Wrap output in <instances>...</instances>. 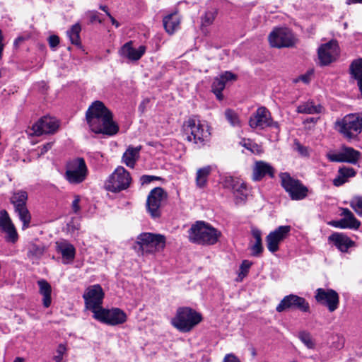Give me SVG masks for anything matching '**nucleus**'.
Returning a JSON list of instances; mask_svg holds the SVG:
<instances>
[{
    "instance_id": "nucleus-58",
    "label": "nucleus",
    "mask_w": 362,
    "mask_h": 362,
    "mask_svg": "<svg viewBox=\"0 0 362 362\" xmlns=\"http://www.w3.org/2000/svg\"><path fill=\"white\" fill-rule=\"evenodd\" d=\"M53 142H48L44 144L42 146L39 147L40 149V155H43L47 153L52 147Z\"/></svg>"
},
{
    "instance_id": "nucleus-55",
    "label": "nucleus",
    "mask_w": 362,
    "mask_h": 362,
    "mask_svg": "<svg viewBox=\"0 0 362 362\" xmlns=\"http://www.w3.org/2000/svg\"><path fill=\"white\" fill-rule=\"evenodd\" d=\"M346 182V180L340 173L333 180V184L337 187L341 186Z\"/></svg>"
},
{
    "instance_id": "nucleus-34",
    "label": "nucleus",
    "mask_w": 362,
    "mask_h": 362,
    "mask_svg": "<svg viewBox=\"0 0 362 362\" xmlns=\"http://www.w3.org/2000/svg\"><path fill=\"white\" fill-rule=\"evenodd\" d=\"M233 194L235 197L236 204H240L244 202L247 197V190L246 184L240 181L233 190Z\"/></svg>"
},
{
    "instance_id": "nucleus-51",
    "label": "nucleus",
    "mask_w": 362,
    "mask_h": 362,
    "mask_svg": "<svg viewBox=\"0 0 362 362\" xmlns=\"http://www.w3.org/2000/svg\"><path fill=\"white\" fill-rule=\"evenodd\" d=\"M327 158L332 162H342V152L338 153H329L327 155Z\"/></svg>"
},
{
    "instance_id": "nucleus-20",
    "label": "nucleus",
    "mask_w": 362,
    "mask_h": 362,
    "mask_svg": "<svg viewBox=\"0 0 362 362\" xmlns=\"http://www.w3.org/2000/svg\"><path fill=\"white\" fill-rule=\"evenodd\" d=\"M0 231L5 233L4 239L6 242L11 243L17 242L18 239V233L5 209L0 211Z\"/></svg>"
},
{
    "instance_id": "nucleus-21",
    "label": "nucleus",
    "mask_w": 362,
    "mask_h": 362,
    "mask_svg": "<svg viewBox=\"0 0 362 362\" xmlns=\"http://www.w3.org/2000/svg\"><path fill=\"white\" fill-rule=\"evenodd\" d=\"M267 175L269 177H274V168L269 163L264 161H256L252 170V180L259 181Z\"/></svg>"
},
{
    "instance_id": "nucleus-24",
    "label": "nucleus",
    "mask_w": 362,
    "mask_h": 362,
    "mask_svg": "<svg viewBox=\"0 0 362 362\" xmlns=\"http://www.w3.org/2000/svg\"><path fill=\"white\" fill-rule=\"evenodd\" d=\"M56 250L63 258L64 263L72 262L75 257L76 250L73 245L64 240L56 243Z\"/></svg>"
},
{
    "instance_id": "nucleus-6",
    "label": "nucleus",
    "mask_w": 362,
    "mask_h": 362,
    "mask_svg": "<svg viewBox=\"0 0 362 362\" xmlns=\"http://www.w3.org/2000/svg\"><path fill=\"white\" fill-rule=\"evenodd\" d=\"M335 125L345 137L354 139L362 131V115H347L341 120L337 121Z\"/></svg>"
},
{
    "instance_id": "nucleus-60",
    "label": "nucleus",
    "mask_w": 362,
    "mask_h": 362,
    "mask_svg": "<svg viewBox=\"0 0 362 362\" xmlns=\"http://www.w3.org/2000/svg\"><path fill=\"white\" fill-rule=\"evenodd\" d=\"M107 16L110 18L113 25H115L117 28L119 26V23L111 16L110 13H107Z\"/></svg>"
},
{
    "instance_id": "nucleus-63",
    "label": "nucleus",
    "mask_w": 362,
    "mask_h": 362,
    "mask_svg": "<svg viewBox=\"0 0 362 362\" xmlns=\"http://www.w3.org/2000/svg\"><path fill=\"white\" fill-rule=\"evenodd\" d=\"M213 93L216 95L218 100H223V95L222 94V91H220V93H216V91H214Z\"/></svg>"
},
{
    "instance_id": "nucleus-16",
    "label": "nucleus",
    "mask_w": 362,
    "mask_h": 362,
    "mask_svg": "<svg viewBox=\"0 0 362 362\" xmlns=\"http://www.w3.org/2000/svg\"><path fill=\"white\" fill-rule=\"evenodd\" d=\"M288 309H297L301 312L309 313L310 305L304 298L291 294L285 296L276 308L279 313Z\"/></svg>"
},
{
    "instance_id": "nucleus-31",
    "label": "nucleus",
    "mask_w": 362,
    "mask_h": 362,
    "mask_svg": "<svg viewBox=\"0 0 362 362\" xmlns=\"http://www.w3.org/2000/svg\"><path fill=\"white\" fill-rule=\"evenodd\" d=\"M342 162L356 164L361 156V153L351 147H343Z\"/></svg>"
},
{
    "instance_id": "nucleus-26",
    "label": "nucleus",
    "mask_w": 362,
    "mask_h": 362,
    "mask_svg": "<svg viewBox=\"0 0 362 362\" xmlns=\"http://www.w3.org/2000/svg\"><path fill=\"white\" fill-rule=\"evenodd\" d=\"M141 146L133 147L129 146L124 153L122 160V162L128 167L134 168L136 160L139 158V152Z\"/></svg>"
},
{
    "instance_id": "nucleus-56",
    "label": "nucleus",
    "mask_w": 362,
    "mask_h": 362,
    "mask_svg": "<svg viewBox=\"0 0 362 362\" xmlns=\"http://www.w3.org/2000/svg\"><path fill=\"white\" fill-rule=\"evenodd\" d=\"M223 362H241L240 359L233 354H226Z\"/></svg>"
},
{
    "instance_id": "nucleus-8",
    "label": "nucleus",
    "mask_w": 362,
    "mask_h": 362,
    "mask_svg": "<svg viewBox=\"0 0 362 362\" xmlns=\"http://www.w3.org/2000/svg\"><path fill=\"white\" fill-rule=\"evenodd\" d=\"M132 177L129 173L122 166L117 167L110 175L105 184L107 191L119 192L127 189L131 184Z\"/></svg>"
},
{
    "instance_id": "nucleus-4",
    "label": "nucleus",
    "mask_w": 362,
    "mask_h": 362,
    "mask_svg": "<svg viewBox=\"0 0 362 362\" xmlns=\"http://www.w3.org/2000/svg\"><path fill=\"white\" fill-rule=\"evenodd\" d=\"M202 320V315L188 307L179 308L171 320L172 325L182 332L191 331Z\"/></svg>"
},
{
    "instance_id": "nucleus-37",
    "label": "nucleus",
    "mask_w": 362,
    "mask_h": 362,
    "mask_svg": "<svg viewBox=\"0 0 362 362\" xmlns=\"http://www.w3.org/2000/svg\"><path fill=\"white\" fill-rule=\"evenodd\" d=\"M81 25L78 23H76L71 26V29L67 31V35L69 37V40L71 44L80 46L81 45V39H80V32H81Z\"/></svg>"
},
{
    "instance_id": "nucleus-12",
    "label": "nucleus",
    "mask_w": 362,
    "mask_h": 362,
    "mask_svg": "<svg viewBox=\"0 0 362 362\" xmlns=\"http://www.w3.org/2000/svg\"><path fill=\"white\" fill-rule=\"evenodd\" d=\"M270 45L273 47H291L295 45V38L291 31L285 28L274 29L269 35Z\"/></svg>"
},
{
    "instance_id": "nucleus-14",
    "label": "nucleus",
    "mask_w": 362,
    "mask_h": 362,
    "mask_svg": "<svg viewBox=\"0 0 362 362\" xmlns=\"http://www.w3.org/2000/svg\"><path fill=\"white\" fill-rule=\"evenodd\" d=\"M59 121L48 115L40 118L32 127L31 134L39 136L42 134H54L59 128Z\"/></svg>"
},
{
    "instance_id": "nucleus-10",
    "label": "nucleus",
    "mask_w": 362,
    "mask_h": 362,
    "mask_svg": "<svg viewBox=\"0 0 362 362\" xmlns=\"http://www.w3.org/2000/svg\"><path fill=\"white\" fill-rule=\"evenodd\" d=\"M93 317L97 320L110 325L123 324L127 320V315L119 308H100L95 312Z\"/></svg>"
},
{
    "instance_id": "nucleus-7",
    "label": "nucleus",
    "mask_w": 362,
    "mask_h": 362,
    "mask_svg": "<svg viewBox=\"0 0 362 362\" xmlns=\"http://www.w3.org/2000/svg\"><path fill=\"white\" fill-rule=\"evenodd\" d=\"M88 175V168L83 158H76L67 162L65 178L71 184L83 182Z\"/></svg>"
},
{
    "instance_id": "nucleus-36",
    "label": "nucleus",
    "mask_w": 362,
    "mask_h": 362,
    "mask_svg": "<svg viewBox=\"0 0 362 362\" xmlns=\"http://www.w3.org/2000/svg\"><path fill=\"white\" fill-rule=\"evenodd\" d=\"M28 194L25 191L15 192L11 197V202L13 204L15 209L26 206Z\"/></svg>"
},
{
    "instance_id": "nucleus-54",
    "label": "nucleus",
    "mask_w": 362,
    "mask_h": 362,
    "mask_svg": "<svg viewBox=\"0 0 362 362\" xmlns=\"http://www.w3.org/2000/svg\"><path fill=\"white\" fill-rule=\"evenodd\" d=\"M48 42L50 47L55 48L59 44V37L53 35L49 37Z\"/></svg>"
},
{
    "instance_id": "nucleus-13",
    "label": "nucleus",
    "mask_w": 362,
    "mask_h": 362,
    "mask_svg": "<svg viewBox=\"0 0 362 362\" xmlns=\"http://www.w3.org/2000/svg\"><path fill=\"white\" fill-rule=\"evenodd\" d=\"M167 197V193L161 187H155L150 192L147 197L146 208L151 217L160 216V207Z\"/></svg>"
},
{
    "instance_id": "nucleus-9",
    "label": "nucleus",
    "mask_w": 362,
    "mask_h": 362,
    "mask_svg": "<svg viewBox=\"0 0 362 362\" xmlns=\"http://www.w3.org/2000/svg\"><path fill=\"white\" fill-rule=\"evenodd\" d=\"M281 185L293 200H301L308 195V189L300 180L292 177L289 173L280 175Z\"/></svg>"
},
{
    "instance_id": "nucleus-18",
    "label": "nucleus",
    "mask_w": 362,
    "mask_h": 362,
    "mask_svg": "<svg viewBox=\"0 0 362 362\" xmlns=\"http://www.w3.org/2000/svg\"><path fill=\"white\" fill-rule=\"evenodd\" d=\"M339 53L337 40H332L322 45L318 49V58L321 65L326 66L336 60Z\"/></svg>"
},
{
    "instance_id": "nucleus-35",
    "label": "nucleus",
    "mask_w": 362,
    "mask_h": 362,
    "mask_svg": "<svg viewBox=\"0 0 362 362\" xmlns=\"http://www.w3.org/2000/svg\"><path fill=\"white\" fill-rule=\"evenodd\" d=\"M15 212L18 214L19 219L23 223V229L28 228L30 226L31 216L27 209V206H21L15 209Z\"/></svg>"
},
{
    "instance_id": "nucleus-61",
    "label": "nucleus",
    "mask_w": 362,
    "mask_h": 362,
    "mask_svg": "<svg viewBox=\"0 0 362 362\" xmlns=\"http://www.w3.org/2000/svg\"><path fill=\"white\" fill-rule=\"evenodd\" d=\"M24 40V38L22 37H18V38H16L14 41V46L15 47H18L20 43H21Z\"/></svg>"
},
{
    "instance_id": "nucleus-30",
    "label": "nucleus",
    "mask_w": 362,
    "mask_h": 362,
    "mask_svg": "<svg viewBox=\"0 0 362 362\" xmlns=\"http://www.w3.org/2000/svg\"><path fill=\"white\" fill-rule=\"evenodd\" d=\"M252 237L255 240V243L251 246V255L255 257H259L263 252L262 232L257 228H252L251 230Z\"/></svg>"
},
{
    "instance_id": "nucleus-40",
    "label": "nucleus",
    "mask_w": 362,
    "mask_h": 362,
    "mask_svg": "<svg viewBox=\"0 0 362 362\" xmlns=\"http://www.w3.org/2000/svg\"><path fill=\"white\" fill-rule=\"evenodd\" d=\"M225 117L227 121L233 127L240 126V121L238 115L231 109H226L225 110Z\"/></svg>"
},
{
    "instance_id": "nucleus-41",
    "label": "nucleus",
    "mask_w": 362,
    "mask_h": 362,
    "mask_svg": "<svg viewBox=\"0 0 362 362\" xmlns=\"http://www.w3.org/2000/svg\"><path fill=\"white\" fill-rule=\"evenodd\" d=\"M217 12L216 10L208 11L205 13L204 16L202 18V25L209 26L211 25L216 16Z\"/></svg>"
},
{
    "instance_id": "nucleus-11",
    "label": "nucleus",
    "mask_w": 362,
    "mask_h": 362,
    "mask_svg": "<svg viewBox=\"0 0 362 362\" xmlns=\"http://www.w3.org/2000/svg\"><path fill=\"white\" fill-rule=\"evenodd\" d=\"M86 308L93 313L102 308L104 292L99 284L89 286L83 295Z\"/></svg>"
},
{
    "instance_id": "nucleus-19",
    "label": "nucleus",
    "mask_w": 362,
    "mask_h": 362,
    "mask_svg": "<svg viewBox=\"0 0 362 362\" xmlns=\"http://www.w3.org/2000/svg\"><path fill=\"white\" fill-rule=\"evenodd\" d=\"M290 231V226H281L270 232L266 237L267 247L269 251L272 253L278 251L279 245L288 236Z\"/></svg>"
},
{
    "instance_id": "nucleus-50",
    "label": "nucleus",
    "mask_w": 362,
    "mask_h": 362,
    "mask_svg": "<svg viewBox=\"0 0 362 362\" xmlns=\"http://www.w3.org/2000/svg\"><path fill=\"white\" fill-rule=\"evenodd\" d=\"M296 150L303 156H308V148L301 145L298 141L294 143Z\"/></svg>"
},
{
    "instance_id": "nucleus-17",
    "label": "nucleus",
    "mask_w": 362,
    "mask_h": 362,
    "mask_svg": "<svg viewBox=\"0 0 362 362\" xmlns=\"http://www.w3.org/2000/svg\"><path fill=\"white\" fill-rule=\"evenodd\" d=\"M249 125L252 129H264L267 127L278 128V123L272 121L269 111L264 107H259L250 117Z\"/></svg>"
},
{
    "instance_id": "nucleus-62",
    "label": "nucleus",
    "mask_w": 362,
    "mask_h": 362,
    "mask_svg": "<svg viewBox=\"0 0 362 362\" xmlns=\"http://www.w3.org/2000/svg\"><path fill=\"white\" fill-rule=\"evenodd\" d=\"M90 21H91V22H95V21H98L99 23L102 22V21L98 18V16L96 14H93L90 17Z\"/></svg>"
},
{
    "instance_id": "nucleus-45",
    "label": "nucleus",
    "mask_w": 362,
    "mask_h": 362,
    "mask_svg": "<svg viewBox=\"0 0 362 362\" xmlns=\"http://www.w3.org/2000/svg\"><path fill=\"white\" fill-rule=\"evenodd\" d=\"M341 214L344 216V218L353 222V223H355L356 225H361L360 221L355 218L353 213L349 209H343Z\"/></svg>"
},
{
    "instance_id": "nucleus-64",
    "label": "nucleus",
    "mask_w": 362,
    "mask_h": 362,
    "mask_svg": "<svg viewBox=\"0 0 362 362\" xmlns=\"http://www.w3.org/2000/svg\"><path fill=\"white\" fill-rule=\"evenodd\" d=\"M347 4H362V0H348L347 1Z\"/></svg>"
},
{
    "instance_id": "nucleus-57",
    "label": "nucleus",
    "mask_w": 362,
    "mask_h": 362,
    "mask_svg": "<svg viewBox=\"0 0 362 362\" xmlns=\"http://www.w3.org/2000/svg\"><path fill=\"white\" fill-rule=\"evenodd\" d=\"M79 202H80V197L79 196H75V198L72 202V209L74 213H78L80 210L79 206Z\"/></svg>"
},
{
    "instance_id": "nucleus-23",
    "label": "nucleus",
    "mask_w": 362,
    "mask_h": 362,
    "mask_svg": "<svg viewBox=\"0 0 362 362\" xmlns=\"http://www.w3.org/2000/svg\"><path fill=\"white\" fill-rule=\"evenodd\" d=\"M132 42L125 43L120 49V54L130 60L137 61L145 53L146 47L140 46L137 49L132 46Z\"/></svg>"
},
{
    "instance_id": "nucleus-52",
    "label": "nucleus",
    "mask_w": 362,
    "mask_h": 362,
    "mask_svg": "<svg viewBox=\"0 0 362 362\" xmlns=\"http://www.w3.org/2000/svg\"><path fill=\"white\" fill-rule=\"evenodd\" d=\"M312 74H313V71H309L305 74L301 75L298 78H296L294 80V82L297 83L299 81H301L305 83H308L310 81V76Z\"/></svg>"
},
{
    "instance_id": "nucleus-2",
    "label": "nucleus",
    "mask_w": 362,
    "mask_h": 362,
    "mask_svg": "<svg viewBox=\"0 0 362 362\" xmlns=\"http://www.w3.org/2000/svg\"><path fill=\"white\" fill-rule=\"evenodd\" d=\"M221 233L204 221H197L188 231L189 240L194 243L201 245H214L217 243Z\"/></svg>"
},
{
    "instance_id": "nucleus-39",
    "label": "nucleus",
    "mask_w": 362,
    "mask_h": 362,
    "mask_svg": "<svg viewBox=\"0 0 362 362\" xmlns=\"http://www.w3.org/2000/svg\"><path fill=\"white\" fill-rule=\"evenodd\" d=\"M299 339L305 344V346L308 349H314L315 348V341L311 336V334L305 331H301L298 333Z\"/></svg>"
},
{
    "instance_id": "nucleus-33",
    "label": "nucleus",
    "mask_w": 362,
    "mask_h": 362,
    "mask_svg": "<svg viewBox=\"0 0 362 362\" xmlns=\"http://www.w3.org/2000/svg\"><path fill=\"white\" fill-rule=\"evenodd\" d=\"M322 110V106L320 105H315L313 102L308 101L304 103L297 107V111L299 113L303 114H315L320 113Z\"/></svg>"
},
{
    "instance_id": "nucleus-42",
    "label": "nucleus",
    "mask_w": 362,
    "mask_h": 362,
    "mask_svg": "<svg viewBox=\"0 0 362 362\" xmlns=\"http://www.w3.org/2000/svg\"><path fill=\"white\" fill-rule=\"evenodd\" d=\"M240 180L233 177H227L223 181V187L225 188L230 189L232 190L236 187V185L239 183Z\"/></svg>"
},
{
    "instance_id": "nucleus-38",
    "label": "nucleus",
    "mask_w": 362,
    "mask_h": 362,
    "mask_svg": "<svg viewBox=\"0 0 362 362\" xmlns=\"http://www.w3.org/2000/svg\"><path fill=\"white\" fill-rule=\"evenodd\" d=\"M329 224L334 227L339 228L358 229L360 227V225H356L346 218H343L338 221H332L329 223Z\"/></svg>"
},
{
    "instance_id": "nucleus-27",
    "label": "nucleus",
    "mask_w": 362,
    "mask_h": 362,
    "mask_svg": "<svg viewBox=\"0 0 362 362\" xmlns=\"http://www.w3.org/2000/svg\"><path fill=\"white\" fill-rule=\"evenodd\" d=\"M163 23L165 31L172 35L179 28L180 18L176 13H171L163 18Z\"/></svg>"
},
{
    "instance_id": "nucleus-29",
    "label": "nucleus",
    "mask_w": 362,
    "mask_h": 362,
    "mask_svg": "<svg viewBox=\"0 0 362 362\" xmlns=\"http://www.w3.org/2000/svg\"><path fill=\"white\" fill-rule=\"evenodd\" d=\"M37 284L39 286L40 293L43 296L42 303L45 308H48L51 305L52 298H51V293H52V287L50 284L44 279H41L37 281Z\"/></svg>"
},
{
    "instance_id": "nucleus-44",
    "label": "nucleus",
    "mask_w": 362,
    "mask_h": 362,
    "mask_svg": "<svg viewBox=\"0 0 362 362\" xmlns=\"http://www.w3.org/2000/svg\"><path fill=\"white\" fill-rule=\"evenodd\" d=\"M338 173H340L346 180L349 177H352L356 175V172L352 168H340Z\"/></svg>"
},
{
    "instance_id": "nucleus-1",
    "label": "nucleus",
    "mask_w": 362,
    "mask_h": 362,
    "mask_svg": "<svg viewBox=\"0 0 362 362\" xmlns=\"http://www.w3.org/2000/svg\"><path fill=\"white\" fill-rule=\"evenodd\" d=\"M111 111L100 100H96L88 108L86 119L91 132L97 134L115 135L119 127L113 121Z\"/></svg>"
},
{
    "instance_id": "nucleus-15",
    "label": "nucleus",
    "mask_w": 362,
    "mask_h": 362,
    "mask_svg": "<svg viewBox=\"0 0 362 362\" xmlns=\"http://www.w3.org/2000/svg\"><path fill=\"white\" fill-rule=\"evenodd\" d=\"M315 299L319 304L326 306L331 313L335 311L339 307V294L331 288H317L315 291Z\"/></svg>"
},
{
    "instance_id": "nucleus-5",
    "label": "nucleus",
    "mask_w": 362,
    "mask_h": 362,
    "mask_svg": "<svg viewBox=\"0 0 362 362\" xmlns=\"http://www.w3.org/2000/svg\"><path fill=\"white\" fill-rule=\"evenodd\" d=\"M183 130L187 134V141H193L198 147L204 146L210 136L209 129H205L204 126L199 122L197 123L194 118H189L184 123Z\"/></svg>"
},
{
    "instance_id": "nucleus-47",
    "label": "nucleus",
    "mask_w": 362,
    "mask_h": 362,
    "mask_svg": "<svg viewBox=\"0 0 362 362\" xmlns=\"http://www.w3.org/2000/svg\"><path fill=\"white\" fill-rule=\"evenodd\" d=\"M251 265L252 263L248 260L243 261L242 264L240 266V273L239 274V276H240L241 275L243 276V277L245 276L248 273L249 269L251 267Z\"/></svg>"
},
{
    "instance_id": "nucleus-46",
    "label": "nucleus",
    "mask_w": 362,
    "mask_h": 362,
    "mask_svg": "<svg viewBox=\"0 0 362 362\" xmlns=\"http://www.w3.org/2000/svg\"><path fill=\"white\" fill-rule=\"evenodd\" d=\"M351 206L360 216H362V197H357L355 202L351 203Z\"/></svg>"
},
{
    "instance_id": "nucleus-25",
    "label": "nucleus",
    "mask_w": 362,
    "mask_h": 362,
    "mask_svg": "<svg viewBox=\"0 0 362 362\" xmlns=\"http://www.w3.org/2000/svg\"><path fill=\"white\" fill-rule=\"evenodd\" d=\"M237 76L230 71H225L220 74L219 76L216 77L211 85L212 92L216 91L220 93L223 91L226 86V83L230 81H235Z\"/></svg>"
},
{
    "instance_id": "nucleus-28",
    "label": "nucleus",
    "mask_w": 362,
    "mask_h": 362,
    "mask_svg": "<svg viewBox=\"0 0 362 362\" xmlns=\"http://www.w3.org/2000/svg\"><path fill=\"white\" fill-rule=\"evenodd\" d=\"M350 74L357 81L360 91L362 93V58L354 60L350 64Z\"/></svg>"
},
{
    "instance_id": "nucleus-49",
    "label": "nucleus",
    "mask_w": 362,
    "mask_h": 362,
    "mask_svg": "<svg viewBox=\"0 0 362 362\" xmlns=\"http://www.w3.org/2000/svg\"><path fill=\"white\" fill-rule=\"evenodd\" d=\"M243 146L252 153H256L259 151V146L255 143H252L250 140L247 141H243Z\"/></svg>"
},
{
    "instance_id": "nucleus-48",
    "label": "nucleus",
    "mask_w": 362,
    "mask_h": 362,
    "mask_svg": "<svg viewBox=\"0 0 362 362\" xmlns=\"http://www.w3.org/2000/svg\"><path fill=\"white\" fill-rule=\"evenodd\" d=\"M66 349L64 344H59L57 350V355L54 357L55 362H61L62 360L63 354L65 353Z\"/></svg>"
},
{
    "instance_id": "nucleus-43",
    "label": "nucleus",
    "mask_w": 362,
    "mask_h": 362,
    "mask_svg": "<svg viewBox=\"0 0 362 362\" xmlns=\"http://www.w3.org/2000/svg\"><path fill=\"white\" fill-rule=\"evenodd\" d=\"M44 253V247L36 245H33L29 250V255L40 257Z\"/></svg>"
},
{
    "instance_id": "nucleus-22",
    "label": "nucleus",
    "mask_w": 362,
    "mask_h": 362,
    "mask_svg": "<svg viewBox=\"0 0 362 362\" xmlns=\"http://www.w3.org/2000/svg\"><path fill=\"white\" fill-rule=\"evenodd\" d=\"M328 240L342 252H346L349 248L355 245V243L343 233H334L329 236Z\"/></svg>"
},
{
    "instance_id": "nucleus-32",
    "label": "nucleus",
    "mask_w": 362,
    "mask_h": 362,
    "mask_svg": "<svg viewBox=\"0 0 362 362\" xmlns=\"http://www.w3.org/2000/svg\"><path fill=\"white\" fill-rule=\"evenodd\" d=\"M211 172V168L210 166H206L199 168L197 172L196 176V184L199 188L205 187L207 182L209 175Z\"/></svg>"
},
{
    "instance_id": "nucleus-3",
    "label": "nucleus",
    "mask_w": 362,
    "mask_h": 362,
    "mask_svg": "<svg viewBox=\"0 0 362 362\" xmlns=\"http://www.w3.org/2000/svg\"><path fill=\"white\" fill-rule=\"evenodd\" d=\"M165 246V237L160 234L143 233L137 237L134 250L141 255L153 254L162 250Z\"/></svg>"
},
{
    "instance_id": "nucleus-59",
    "label": "nucleus",
    "mask_w": 362,
    "mask_h": 362,
    "mask_svg": "<svg viewBox=\"0 0 362 362\" xmlns=\"http://www.w3.org/2000/svg\"><path fill=\"white\" fill-rule=\"evenodd\" d=\"M4 36L2 34V31L0 30V59L2 58L3 51L4 49V44L3 42Z\"/></svg>"
},
{
    "instance_id": "nucleus-53",
    "label": "nucleus",
    "mask_w": 362,
    "mask_h": 362,
    "mask_svg": "<svg viewBox=\"0 0 362 362\" xmlns=\"http://www.w3.org/2000/svg\"><path fill=\"white\" fill-rule=\"evenodd\" d=\"M160 180V177H157V176H153V175H144L141 176V182L142 185L148 184L153 180Z\"/></svg>"
}]
</instances>
